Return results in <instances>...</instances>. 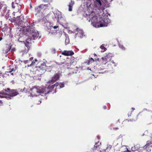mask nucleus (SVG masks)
I'll return each mask as SVG.
<instances>
[{
	"label": "nucleus",
	"mask_w": 152,
	"mask_h": 152,
	"mask_svg": "<svg viewBox=\"0 0 152 152\" xmlns=\"http://www.w3.org/2000/svg\"><path fill=\"white\" fill-rule=\"evenodd\" d=\"M109 14H103L100 17L96 15L93 11L86 14L85 17L91 22V24L95 28L107 26L110 23V20L108 17Z\"/></svg>",
	"instance_id": "obj_1"
},
{
	"label": "nucleus",
	"mask_w": 152,
	"mask_h": 152,
	"mask_svg": "<svg viewBox=\"0 0 152 152\" xmlns=\"http://www.w3.org/2000/svg\"><path fill=\"white\" fill-rule=\"evenodd\" d=\"M55 87L61 88L64 87V84L62 83H57L51 86L49 85L47 87L44 86L34 87L29 89H28L26 91L30 93L29 95L28 93V95L31 97H36L39 95L45 96L47 94L51 92V89L54 88Z\"/></svg>",
	"instance_id": "obj_2"
},
{
	"label": "nucleus",
	"mask_w": 152,
	"mask_h": 152,
	"mask_svg": "<svg viewBox=\"0 0 152 152\" xmlns=\"http://www.w3.org/2000/svg\"><path fill=\"white\" fill-rule=\"evenodd\" d=\"M113 56V55L112 53H106L104 56L101 58L102 65H107V66L109 67L113 64L114 66H116L117 63L113 60L111 61Z\"/></svg>",
	"instance_id": "obj_3"
},
{
	"label": "nucleus",
	"mask_w": 152,
	"mask_h": 152,
	"mask_svg": "<svg viewBox=\"0 0 152 152\" xmlns=\"http://www.w3.org/2000/svg\"><path fill=\"white\" fill-rule=\"evenodd\" d=\"M2 92L0 93V97L1 98H6L8 99H12L13 96L19 94L16 90H13L10 91L9 88L3 90Z\"/></svg>",
	"instance_id": "obj_4"
},
{
	"label": "nucleus",
	"mask_w": 152,
	"mask_h": 152,
	"mask_svg": "<svg viewBox=\"0 0 152 152\" xmlns=\"http://www.w3.org/2000/svg\"><path fill=\"white\" fill-rule=\"evenodd\" d=\"M28 29L30 30V37H28L26 40V42L25 43V45L28 48V47H29L28 45L30 43V41L31 40H34L37 39L39 36V34L38 32L32 28H28Z\"/></svg>",
	"instance_id": "obj_5"
},
{
	"label": "nucleus",
	"mask_w": 152,
	"mask_h": 152,
	"mask_svg": "<svg viewBox=\"0 0 152 152\" xmlns=\"http://www.w3.org/2000/svg\"><path fill=\"white\" fill-rule=\"evenodd\" d=\"M55 18L58 19V21L62 24L64 28H67L68 23H67L65 17L62 16L61 13L59 11H56V13H54Z\"/></svg>",
	"instance_id": "obj_6"
},
{
	"label": "nucleus",
	"mask_w": 152,
	"mask_h": 152,
	"mask_svg": "<svg viewBox=\"0 0 152 152\" xmlns=\"http://www.w3.org/2000/svg\"><path fill=\"white\" fill-rule=\"evenodd\" d=\"M44 26L46 27V29L50 33H51L52 34H55L56 33V30H55L53 32L50 31V29L52 25L50 22H45L44 24Z\"/></svg>",
	"instance_id": "obj_7"
},
{
	"label": "nucleus",
	"mask_w": 152,
	"mask_h": 152,
	"mask_svg": "<svg viewBox=\"0 0 152 152\" xmlns=\"http://www.w3.org/2000/svg\"><path fill=\"white\" fill-rule=\"evenodd\" d=\"M144 147L148 152H152V140L148 141Z\"/></svg>",
	"instance_id": "obj_8"
},
{
	"label": "nucleus",
	"mask_w": 152,
	"mask_h": 152,
	"mask_svg": "<svg viewBox=\"0 0 152 152\" xmlns=\"http://www.w3.org/2000/svg\"><path fill=\"white\" fill-rule=\"evenodd\" d=\"M77 36H78L80 38H83L85 35L84 34L83 30L80 28H77L75 31Z\"/></svg>",
	"instance_id": "obj_9"
},
{
	"label": "nucleus",
	"mask_w": 152,
	"mask_h": 152,
	"mask_svg": "<svg viewBox=\"0 0 152 152\" xmlns=\"http://www.w3.org/2000/svg\"><path fill=\"white\" fill-rule=\"evenodd\" d=\"M33 57H31L28 60L24 61L23 62L27 64L28 67L32 66L35 64V62L33 61Z\"/></svg>",
	"instance_id": "obj_10"
},
{
	"label": "nucleus",
	"mask_w": 152,
	"mask_h": 152,
	"mask_svg": "<svg viewBox=\"0 0 152 152\" xmlns=\"http://www.w3.org/2000/svg\"><path fill=\"white\" fill-rule=\"evenodd\" d=\"M59 77V74H55L54 76L52 78V80L49 81L48 82L49 83H52V84H53V83L56 81L58 79Z\"/></svg>",
	"instance_id": "obj_11"
},
{
	"label": "nucleus",
	"mask_w": 152,
	"mask_h": 152,
	"mask_svg": "<svg viewBox=\"0 0 152 152\" xmlns=\"http://www.w3.org/2000/svg\"><path fill=\"white\" fill-rule=\"evenodd\" d=\"M62 54L66 56H71L74 54V53L71 50H64L62 53Z\"/></svg>",
	"instance_id": "obj_12"
},
{
	"label": "nucleus",
	"mask_w": 152,
	"mask_h": 152,
	"mask_svg": "<svg viewBox=\"0 0 152 152\" xmlns=\"http://www.w3.org/2000/svg\"><path fill=\"white\" fill-rule=\"evenodd\" d=\"M101 144V142H99V141L96 143L94 148V152H101L100 149L98 147V146Z\"/></svg>",
	"instance_id": "obj_13"
},
{
	"label": "nucleus",
	"mask_w": 152,
	"mask_h": 152,
	"mask_svg": "<svg viewBox=\"0 0 152 152\" xmlns=\"http://www.w3.org/2000/svg\"><path fill=\"white\" fill-rule=\"evenodd\" d=\"M48 66L46 65V63L45 62H43L39 67V68L40 69V70L45 71H46V69L48 68Z\"/></svg>",
	"instance_id": "obj_14"
},
{
	"label": "nucleus",
	"mask_w": 152,
	"mask_h": 152,
	"mask_svg": "<svg viewBox=\"0 0 152 152\" xmlns=\"http://www.w3.org/2000/svg\"><path fill=\"white\" fill-rule=\"evenodd\" d=\"M11 48V47L9 45H7L6 46L3 48V53H7L10 51Z\"/></svg>",
	"instance_id": "obj_15"
},
{
	"label": "nucleus",
	"mask_w": 152,
	"mask_h": 152,
	"mask_svg": "<svg viewBox=\"0 0 152 152\" xmlns=\"http://www.w3.org/2000/svg\"><path fill=\"white\" fill-rule=\"evenodd\" d=\"M41 6L42 7L41 10H43L46 9H49L51 7V6L50 3H48L47 4H41Z\"/></svg>",
	"instance_id": "obj_16"
},
{
	"label": "nucleus",
	"mask_w": 152,
	"mask_h": 152,
	"mask_svg": "<svg viewBox=\"0 0 152 152\" xmlns=\"http://www.w3.org/2000/svg\"><path fill=\"white\" fill-rule=\"evenodd\" d=\"M23 20V17H21V18L20 19H19L17 20V22L18 23V25L20 26L21 27H23L22 25L24 22V21Z\"/></svg>",
	"instance_id": "obj_17"
},
{
	"label": "nucleus",
	"mask_w": 152,
	"mask_h": 152,
	"mask_svg": "<svg viewBox=\"0 0 152 152\" xmlns=\"http://www.w3.org/2000/svg\"><path fill=\"white\" fill-rule=\"evenodd\" d=\"M94 4L98 7L99 9L100 8V7L102 5V3L100 0H94Z\"/></svg>",
	"instance_id": "obj_18"
},
{
	"label": "nucleus",
	"mask_w": 152,
	"mask_h": 152,
	"mask_svg": "<svg viewBox=\"0 0 152 152\" xmlns=\"http://www.w3.org/2000/svg\"><path fill=\"white\" fill-rule=\"evenodd\" d=\"M42 7L41 6V5L36 7L35 9V12L37 13H39L40 12H42L43 11L42 10H41Z\"/></svg>",
	"instance_id": "obj_19"
},
{
	"label": "nucleus",
	"mask_w": 152,
	"mask_h": 152,
	"mask_svg": "<svg viewBox=\"0 0 152 152\" xmlns=\"http://www.w3.org/2000/svg\"><path fill=\"white\" fill-rule=\"evenodd\" d=\"M74 4V2L73 1H71V2L69 3V10L70 11H71L72 10V7L73 6V5Z\"/></svg>",
	"instance_id": "obj_20"
},
{
	"label": "nucleus",
	"mask_w": 152,
	"mask_h": 152,
	"mask_svg": "<svg viewBox=\"0 0 152 152\" xmlns=\"http://www.w3.org/2000/svg\"><path fill=\"white\" fill-rule=\"evenodd\" d=\"M58 28V27L57 26H52L51 27L50 30L52 32H53L55 30H54V29H56L57 28Z\"/></svg>",
	"instance_id": "obj_21"
},
{
	"label": "nucleus",
	"mask_w": 152,
	"mask_h": 152,
	"mask_svg": "<svg viewBox=\"0 0 152 152\" xmlns=\"http://www.w3.org/2000/svg\"><path fill=\"white\" fill-rule=\"evenodd\" d=\"M100 48L102 50L101 51L102 52H104L105 51L106 49V48L103 45H101L100 47Z\"/></svg>",
	"instance_id": "obj_22"
},
{
	"label": "nucleus",
	"mask_w": 152,
	"mask_h": 152,
	"mask_svg": "<svg viewBox=\"0 0 152 152\" xmlns=\"http://www.w3.org/2000/svg\"><path fill=\"white\" fill-rule=\"evenodd\" d=\"M111 148V146H110L109 147H108L106 149H103L102 151L105 152H108L110 150Z\"/></svg>",
	"instance_id": "obj_23"
},
{
	"label": "nucleus",
	"mask_w": 152,
	"mask_h": 152,
	"mask_svg": "<svg viewBox=\"0 0 152 152\" xmlns=\"http://www.w3.org/2000/svg\"><path fill=\"white\" fill-rule=\"evenodd\" d=\"M94 60L92 58H89L88 61V64H89L90 63L93 62H94Z\"/></svg>",
	"instance_id": "obj_24"
},
{
	"label": "nucleus",
	"mask_w": 152,
	"mask_h": 152,
	"mask_svg": "<svg viewBox=\"0 0 152 152\" xmlns=\"http://www.w3.org/2000/svg\"><path fill=\"white\" fill-rule=\"evenodd\" d=\"M119 47L122 50H125V48L122 45H121L120 43L119 44Z\"/></svg>",
	"instance_id": "obj_25"
},
{
	"label": "nucleus",
	"mask_w": 152,
	"mask_h": 152,
	"mask_svg": "<svg viewBox=\"0 0 152 152\" xmlns=\"http://www.w3.org/2000/svg\"><path fill=\"white\" fill-rule=\"evenodd\" d=\"M69 39L68 38H66L65 40V42L66 44H67L69 43Z\"/></svg>",
	"instance_id": "obj_26"
},
{
	"label": "nucleus",
	"mask_w": 152,
	"mask_h": 152,
	"mask_svg": "<svg viewBox=\"0 0 152 152\" xmlns=\"http://www.w3.org/2000/svg\"><path fill=\"white\" fill-rule=\"evenodd\" d=\"M20 0H15V3L16 4H18L19 3Z\"/></svg>",
	"instance_id": "obj_27"
},
{
	"label": "nucleus",
	"mask_w": 152,
	"mask_h": 152,
	"mask_svg": "<svg viewBox=\"0 0 152 152\" xmlns=\"http://www.w3.org/2000/svg\"><path fill=\"white\" fill-rule=\"evenodd\" d=\"M126 150L122 152H131L127 148H126Z\"/></svg>",
	"instance_id": "obj_28"
},
{
	"label": "nucleus",
	"mask_w": 152,
	"mask_h": 152,
	"mask_svg": "<svg viewBox=\"0 0 152 152\" xmlns=\"http://www.w3.org/2000/svg\"><path fill=\"white\" fill-rule=\"evenodd\" d=\"M52 51L53 53H55L56 52V50L54 48H53Z\"/></svg>",
	"instance_id": "obj_29"
},
{
	"label": "nucleus",
	"mask_w": 152,
	"mask_h": 152,
	"mask_svg": "<svg viewBox=\"0 0 152 152\" xmlns=\"http://www.w3.org/2000/svg\"><path fill=\"white\" fill-rule=\"evenodd\" d=\"M37 55L39 57H40L41 56V53H37Z\"/></svg>",
	"instance_id": "obj_30"
},
{
	"label": "nucleus",
	"mask_w": 152,
	"mask_h": 152,
	"mask_svg": "<svg viewBox=\"0 0 152 152\" xmlns=\"http://www.w3.org/2000/svg\"><path fill=\"white\" fill-rule=\"evenodd\" d=\"M50 0H43V1L45 2H47L49 1Z\"/></svg>",
	"instance_id": "obj_31"
},
{
	"label": "nucleus",
	"mask_w": 152,
	"mask_h": 152,
	"mask_svg": "<svg viewBox=\"0 0 152 152\" xmlns=\"http://www.w3.org/2000/svg\"><path fill=\"white\" fill-rule=\"evenodd\" d=\"M104 109H106V108H107V107H106V106H104Z\"/></svg>",
	"instance_id": "obj_32"
},
{
	"label": "nucleus",
	"mask_w": 152,
	"mask_h": 152,
	"mask_svg": "<svg viewBox=\"0 0 152 152\" xmlns=\"http://www.w3.org/2000/svg\"><path fill=\"white\" fill-rule=\"evenodd\" d=\"M34 25V23H32L31 24V26H32Z\"/></svg>",
	"instance_id": "obj_33"
},
{
	"label": "nucleus",
	"mask_w": 152,
	"mask_h": 152,
	"mask_svg": "<svg viewBox=\"0 0 152 152\" xmlns=\"http://www.w3.org/2000/svg\"><path fill=\"white\" fill-rule=\"evenodd\" d=\"M2 37H0V41L2 40Z\"/></svg>",
	"instance_id": "obj_34"
},
{
	"label": "nucleus",
	"mask_w": 152,
	"mask_h": 152,
	"mask_svg": "<svg viewBox=\"0 0 152 152\" xmlns=\"http://www.w3.org/2000/svg\"><path fill=\"white\" fill-rule=\"evenodd\" d=\"M13 4H14V2H12V7H13Z\"/></svg>",
	"instance_id": "obj_35"
},
{
	"label": "nucleus",
	"mask_w": 152,
	"mask_h": 152,
	"mask_svg": "<svg viewBox=\"0 0 152 152\" xmlns=\"http://www.w3.org/2000/svg\"><path fill=\"white\" fill-rule=\"evenodd\" d=\"M20 7H21V6H18V11H19V8H20Z\"/></svg>",
	"instance_id": "obj_36"
},
{
	"label": "nucleus",
	"mask_w": 152,
	"mask_h": 152,
	"mask_svg": "<svg viewBox=\"0 0 152 152\" xmlns=\"http://www.w3.org/2000/svg\"><path fill=\"white\" fill-rule=\"evenodd\" d=\"M15 12H14L13 13V14L14 15H15Z\"/></svg>",
	"instance_id": "obj_37"
},
{
	"label": "nucleus",
	"mask_w": 152,
	"mask_h": 152,
	"mask_svg": "<svg viewBox=\"0 0 152 152\" xmlns=\"http://www.w3.org/2000/svg\"><path fill=\"white\" fill-rule=\"evenodd\" d=\"M15 70V69H12V71H14V70Z\"/></svg>",
	"instance_id": "obj_38"
},
{
	"label": "nucleus",
	"mask_w": 152,
	"mask_h": 152,
	"mask_svg": "<svg viewBox=\"0 0 152 152\" xmlns=\"http://www.w3.org/2000/svg\"><path fill=\"white\" fill-rule=\"evenodd\" d=\"M132 109L133 110H134V109H135L134 108H133V107L132 108Z\"/></svg>",
	"instance_id": "obj_39"
},
{
	"label": "nucleus",
	"mask_w": 152,
	"mask_h": 152,
	"mask_svg": "<svg viewBox=\"0 0 152 152\" xmlns=\"http://www.w3.org/2000/svg\"><path fill=\"white\" fill-rule=\"evenodd\" d=\"M2 104V102L0 100V104Z\"/></svg>",
	"instance_id": "obj_40"
},
{
	"label": "nucleus",
	"mask_w": 152,
	"mask_h": 152,
	"mask_svg": "<svg viewBox=\"0 0 152 152\" xmlns=\"http://www.w3.org/2000/svg\"><path fill=\"white\" fill-rule=\"evenodd\" d=\"M88 70H91V69H89V68H88Z\"/></svg>",
	"instance_id": "obj_41"
},
{
	"label": "nucleus",
	"mask_w": 152,
	"mask_h": 152,
	"mask_svg": "<svg viewBox=\"0 0 152 152\" xmlns=\"http://www.w3.org/2000/svg\"><path fill=\"white\" fill-rule=\"evenodd\" d=\"M35 61H37V59H35Z\"/></svg>",
	"instance_id": "obj_42"
},
{
	"label": "nucleus",
	"mask_w": 152,
	"mask_h": 152,
	"mask_svg": "<svg viewBox=\"0 0 152 152\" xmlns=\"http://www.w3.org/2000/svg\"><path fill=\"white\" fill-rule=\"evenodd\" d=\"M105 2H106V0H104Z\"/></svg>",
	"instance_id": "obj_43"
},
{
	"label": "nucleus",
	"mask_w": 152,
	"mask_h": 152,
	"mask_svg": "<svg viewBox=\"0 0 152 152\" xmlns=\"http://www.w3.org/2000/svg\"><path fill=\"white\" fill-rule=\"evenodd\" d=\"M137 119V118L135 120H134V121H136Z\"/></svg>",
	"instance_id": "obj_44"
},
{
	"label": "nucleus",
	"mask_w": 152,
	"mask_h": 152,
	"mask_svg": "<svg viewBox=\"0 0 152 152\" xmlns=\"http://www.w3.org/2000/svg\"><path fill=\"white\" fill-rule=\"evenodd\" d=\"M115 129H117L118 128H115Z\"/></svg>",
	"instance_id": "obj_45"
},
{
	"label": "nucleus",
	"mask_w": 152,
	"mask_h": 152,
	"mask_svg": "<svg viewBox=\"0 0 152 152\" xmlns=\"http://www.w3.org/2000/svg\"><path fill=\"white\" fill-rule=\"evenodd\" d=\"M30 7H32L31 5L30 6Z\"/></svg>",
	"instance_id": "obj_46"
},
{
	"label": "nucleus",
	"mask_w": 152,
	"mask_h": 152,
	"mask_svg": "<svg viewBox=\"0 0 152 152\" xmlns=\"http://www.w3.org/2000/svg\"><path fill=\"white\" fill-rule=\"evenodd\" d=\"M1 74V72H0V74Z\"/></svg>",
	"instance_id": "obj_47"
}]
</instances>
